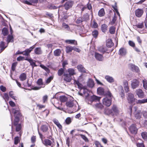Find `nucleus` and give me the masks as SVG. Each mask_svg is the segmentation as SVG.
Here are the masks:
<instances>
[{
	"label": "nucleus",
	"mask_w": 147,
	"mask_h": 147,
	"mask_svg": "<svg viewBox=\"0 0 147 147\" xmlns=\"http://www.w3.org/2000/svg\"><path fill=\"white\" fill-rule=\"evenodd\" d=\"M54 123L57 126L59 129L62 130V126L59 122L56 119H54L53 120Z\"/></svg>",
	"instance_id": "19"
},
{
	"label": "nucleus",
	"mask_w": 147,
	"mask_h": 147,
	"mask_svg": "<svg viewBox=\"0 0 147 147\" xmlns=\"http://www.w3.org/2000/svg\"><path fill=\"white\" fill-rule=\"evenodd\" d=\"M98 51L101 53H104L106 51L103 46H100L98 48Z\"/></svg>",
	"instance_id": "46"
},
{
	"label": "nucleus",
	"mask_w": 147,
	"mask_h": 147,
	"mask_svg": "<svg viewBox=\"0 0 147 147\" xmlns=\"http://www.w3.org/2000/svg\"><path fill=\"white\" fill-rule=\"evenodd\" d=\"M143 13V10L142 9H138L135 11V14L136 16L138 17H141Z\"/></svg>",
	"instance_id": "15"
},
{
	"label": "nucleus",
	"mask_w": 147,
	"mask_h": 147,
	"mask_svg": "<svg viewBox=\"0 0 147 147\" xmlns=\"http://www.w3.org/2000/svg\"><path fill=\"white\" fill-rule=\"evenodd\" d=\"M91 26L92 28H96L98 26V25L97 23L94 20L93 21Z\"/></svg>",
	"instance_id": "45"
},
{
	"label": "nucleus",
	"mask_w": 147,
	"mask_h": 147,
	"mask_svg": "<svg viewBox=\"0 0 147 147\" xmlns=\"http://www.w3.org/2000/svg\"><path fill=\"white\" fill-rule=\"evenodd\" d=\"M111 114H114L115 115L118 114L119 111L116 106L115 105H113L111 110Z\"/></svg>",
	"instance_id": "12"
},
{
	"label": "nucleus",
	"mask_w": 147,
	"mask_h": 147,
	"mask_svg": "<svg viewBox=\"0 0 147 147\" xmlns=\"http://www.w3.org/2000/svg\"><path fill=\"white\" fill-rule=\"evenodd\" d=\"M59 99L61 102H67L68 100V98L65 96H62L60 97Z\"/></svg>",
	"instance_id": "35"
},
{
	"label": "nucleus",
	"mask_w": 147,
	"mask_h": 147,
	"mask_svg": "<svg viewBox=\"0 0 147 147\" xmlns=\"http://www.w3.org/2000/svg\"><path fill=\"white\" fill-rule=\"evenodd\" d=\"M129 130L131 133L134 134H136L138 131V129L136 127V125L134 124H133L131 125Z\"/></svg>",
	"instance_id": "6"
},
{
	"label": "nucleus",
	"mask_w": 147,
	"mask_h": 147,
	"mask_svg": "<svg viewBox=\"0 0 147 147\" xmlns=\"http://www.w3.org/2000/svg\"><path fill=\"white\" fill-rule=\"evenodd\" d=\"M143 86L144 89L147 90V81L146 80H143Z\"/></svg>",
	"instance_id": "55"
},
{
	"label": "nucleus",
	"mask_w": 147,
	"mask_h": 147,
	"mask_svg": "<svg viewBox=\"0 0 147 147\" xmlns=\"http://www.w3.org/2000/svg\"><path fill=\"white\" fill-rule=\"evenodd\" d=\"M3 97L6 102L8 100L9 97L8 94L7 93H4Z\"/></svg>",
	"instance_id": "54"
},
{
	"label": "nucleus",
	"mask_w": 147,
	"mask_h": 147,
	"mask_svg": "<svg viewBox=\"0 0 147 147\" xmlns=\"http://www.w3.org/2000/svg\"><path fill=\"white\" fill-rule=\"evenodd\" d=\"M6 47L4 43L3 42L1 41L0 42V53L4 50Z\"/></svg>",
	"instance_id": "36"
},
{
	"label": "nucleus",
	"mask_w": 147,
	"mask_h": 147,
	"mask_svg": "<svg viewBox=\"0 0 147 147\" xmlns=\"http://www.w3.org/2000/svg\"><path fill=\"white\" fill-rule=\"evenodd\" d=\"M139 82L136 79H134L131 81V85L133 89H135L139 85Z\"/></svg>",
	"instance_id": "7"
},
{
	"label": "nucleus",
	"mask_w": 147,
	"mask_h": 147,
	"mask_svg": "<svg viewBox=\"0 0 147 147\" xmlns=\"http://www.w3.org/2000/svg\"><path fill=\"white\" fill-rule=\"evenodd\" d=\"M53 77L51 76L49 77L46 81V83L47 84L49 83L53 79Z\"/></svg>",
	"instance_id": "61"
},
{
	"label": "nucleus",
	"mask_w": 147,
	"mask_h": 147,
	"mask_svg": "<svg viewBox=\"0 0 147 147\" xmlns=\"http://www.w3.org/2000/svg\"><path fill=\"white\" fill-rule=\"evenodd\" d=\"M37 84L38 85H41L43 84L42 80V79H39L37 81Z\"/></svg>",
	"instance_id": "62"
},
{
	"label": "nucleus",
	"mask_w": 147,
	"mask_h": 147,
	"mask_svg": "<svg viewBox=\"0 0 147 147\" xmlns=\"http://www.w3.org/2000/svg\"><path fill=\"white\" fill-rule=\"evenodd\" d=\"M38 0H28L24 1V3L29 5H34L38 2Z\"/></svg>",
	"instance_id": "11"
},
{
	"label": "nucleus",
	"mask_w": 147,
	"mask_h": 147,
	"mask_svg": "<svg viewBox=\"0 0 147 147\" xmlns=\"http://www.w3.org/2000/svg\"><path fill=\"white\" fill-rule=\"evenodd\" d=\"M104 95L108 96L109 97V98H111V97L112 96V95L109 90L106 91V93Z\"/></svg>",
	"instance_id": "56"
},
{
	"label": "nucleus",
	"mask_w": 147,
	"mask_h": 147,
	"mask_svg": "<svg viewBox=\"0 0 147 147\" xmlns=\"http://www.w3.org/2000/svg\"><path fill=\"white\" fill-rule=\"evenodd\" d=\"M95 57L96 59L99 61H101L103 60V58L102 55L98 53H95Z\"/></svg>",
	"instance_id": "18"
},
{
	"label": "nucleus",
	"mask_w": 147,
	"mask_h": 147,
	"mask_svg": "<svg viewBox=\"0 0 147 147\" xmlns=\"http://www.w3.org/2000/svg\"><path fill=\"white\" fill-rule=\"evenodd\" d=\"M115 28L114 26H111L109 28V32L111 34H113L115 33Z\"/></svg>",
	"instance_id": "49"
},
{
	"label": "nucleus",
	"mask_w": 147,
	"mask_h": 147,
	"mask_svg": "<svg viewBox=\"0 0 147 147\" xmlns=\"http://www.w3.org/2000/svg\"><path fill=\"white\" fill-rule=\"evenodd\" d=\"M65 42L68 44L77 45V41L75 40H65Z\"/></svg>",
	"instance_id": "23"
},
{
	"label": "nucleus",
	"mask_w": 147,
	"mask_h": 147,
	"mask_svg": "<svg viewBox=\"0 0 147 147\" xmlns=\"http://www.w3.org/2000/svg\"><path fill=\"white\" fill-rule=\"evenodd\" d=\"M19 121V118L18 117H15V119H14L13 122V125H16L18 124V123Z\"/></svg>",
	"instance_id": "44"
},
{
	"label": "nucleus",
	"mask_w": 147,
	"mask_h": 147,
	"mask_svg": "<svg viewBox=\"0 0 147 147\" xmlns=\"http://www.w3.org/2000/svg\"><path fill=\"white\" fill-rule=\"evenodd\" d=\"M130 67L132 69V70L134 71H135L136 72H138L139 71V69L138 67L137 66L135 65L134 64H130Z\"/></svg>",
	"instance_id": "28"
},
{
	"label": "nucleus",
	"mask_w": 147,
	"mask_h": 147,
	"mask_svg": "<svg viewBox=\"0 0 147 147\" xmlns=\"http://www.w3.org/2000/svg\"><path fill=\"white\" fill-rule=\"evenodd\" d=\"M107 26L105 24L102 25L101 29L102 31L104 32H106L107 30Z\"/></svg>",
	"instance_id": "40"
},
{
	"label": "nucleus",
	"mask_w": 147,
	"mask_h": 147,
	"mask_svg": "<svg viewBox=\"0 0 147 147\" xmlns=\"http://www.w3.org/2000/svg\"><path fill=\"white\" fill-rule=\"evenodd\" d=\"M141 135L143 139L145 141H147V132L144 131L141 133Z\"/></svg>",
	"instance_id": "39"
},
{
	"label": "nucleus",
	"mask_w": 147,
	"mask_h": 147,
	"mask_svg": "<svg viewBox=\"0 0 147 147\" xmlns=\"http://www.w3.org/2000/svg\"><path fill=\"white\" fill-rule=\"evenodd\" d=\"M136 146L137 147H145L143 143H137Z\"/></svg>",
	"instance_id": "64"
},
{
	"label": "nucleus",
	"mask_w": 147,
	"mask_h": 147,
	"mask_svg": "<svg viewBox=\"0 0 147 147\" xmlns=\"http://www.w3.org/2000/svg\"><path fill=\"white\" fill-rule=\"evenodd\" d=\"M26 74L25 73H22L20 75L19 78L21 81H23L26 79Z\"/></svg>",
	"instance_id": "30"
},
{
	"label": "nucleus",
	"mask_w": 147,
	"mask_h": 147,
	"mask_svg": "<svg viewBox=\"0 0 147 147\" xmlns=\"http://www.w3.org/2000/svg\"><path fill=\"white\" fill-rule=\"evenodd\" d=\"M25 60L27 61L30 63V65L32 66V69H33L34 68V63H35L34 61H35L34 60L31 58H28L27 57L25 58Z\"/></svg>",
	"instance_id": "21"
},
{
	"label": "nucleus",
	"mask_w": 147,
	"mask_h": 147,
	"mask_svg": "<svg viewBox=\"0 0 147 147\" xmlns=\"http://www.w3.org/2000/svg\"><path fill=\"white\" fill-rule=\"evenodd\" d=\"M78 105L77 102L72 99H68L66 102V105L67 107L71 108L74 107L75 108L77 107Z\"/></svg>",
	"instance_id": "2"
},
{
	"label": "nucleus",
	"mask_w": 147,
	"mask_h": 147,
	"mask_svg": "<svg viewBox=\"0 0 147 147\" xmlns=\"http://www.w3.org/2000/svg\"><path fill=\"white\" fill-rule=\"evenodd\" d=\"M142 115V113L141 111L139 110L137 111V113L135 115V118L137 119H140L141 118Z\"/></svg>",
	"instance_id": "27"
},
{
	"label": "nucleus",
	"mask_w": 147,
	"mask_h": 147,
	"mask_svg": "<svg viewBox=\"0 0 147 147\" xmlns=\"http://www.w3.org/2000/svg\"><path fill=\"white\" fill-rule=\"evenodd\" d=\"M77 69L78 70L84 73H87L88 71L86 70L83 66L81 65H78L77 67Z\"/></svg>",
	"instance_id": "14"
},
{
	"label": "nucleus",
	"mask_w": 147,
	"mask_h": 147,
	"mask_svg": "<svg viewBox=\"0 0 147 147\" xmlns=\"http://www.w3.org/2000/svg\"><path fill=\"white\" fill-rule=\"evenodd\" d=\"M95 144L96 147H103L102 146L100 143L97 141H96L95 142Z\"/></svg>",
	"instance_id": "60"
},
{
	"label": "nucleus",
	"mask_w": 147,
	"mask_h": 147,
	"mask_svg": "<svg viewBox=\"0 0 147 147\" xmlns=\"http://www.w3.org/2000/svg\"><path fill=\"white\" fill-rule=\"evenodd\" d=\"M2 34L4 36H7V40L8 43L9 42V34L8 29L6 27L3 28L2 31Z\"/></svg>",
	"instance_id": "4"
},
{
	"label": "nucleus",
	"mask_w": 147,
	"mask_h": 147,
	"mask_svg": "<svg viewBox=\"0 0 147 147\" xmlns=\"http://www.w3.org/2000/svg\"><path fill=\"white\" fill-rule=\"evenodd\" d=\"M100 99V98L95 95L91 96L88 102V104H91L93 102H96L99 101Z\"/></svg>",
	"instance_id": "8"
},
{
	"label": "nucleus",
	"mask_w": 147,
	"mask_h": 147,
	"mask_svg": "<svg viewBox=\"0 0 147 147\" xmlns=\"http://www.w3.org/2000/svg\"><path fill=\"white\" fill-rule=\"evenodd\" d=\"M74 50V47L69 45L66 47V51L67 53H69L72 51Z\"/></svg>",
	"instance_id": "31"
},
{
	"label": "nucleus",
	"mask_w": 147,
	"mask_h": 147,
	"mask_svg": "<svg viewBox=\"0 0 147 147\" xmlns=\"http://www.w3.org/2000/svg\"><path fill=\"white\" fill-rule=\"evenodd\" d=\"M73 4V2L71 1H68L66 2L64 5V7L66 10L71 8Z\"/></svg>",
	"instance_id": "10"
},
{
	"label": "nucleus",
	"mask_w": 147,
	"mask_h": 147,
	"mask_svg": "<svg viewBox=\"0 0 147 147\" xmlns=\"http://www.w3.org/2000/svg\"><path fill=\"white\" fill-rule=\"evenodd\" d=\"M40 66L42 68L44 69L46 71H47V73H49L50 72V71L49 69L46 67L43 64H40Z\"/></svg>",
	"instance_id": "43"
},
{
	"label": "nucleus",
	"mask_w": 147,
	"mask_h": 147,
	"mask_svg": "<svg viewBox=\"0 0 147 147\" xmlns=\"http://www.w3.org/2000/svg\"><path fill=\"white\" fill-rule=\"evenodd\" d=\"M68 72L69 73V74L72 76L76 74L75 70L72 68H69L67 70Z\"/></svg>",
	"instance_id": "38"
},
{
	"label": "nucleus",
	"mask_w": 147,
	"mask_h": 147,
	"mask_svg": "<svg viewBox=\"0 0 147 147\" xmlns=\"http://www.w3.org/2000/svg\"><path fill=\"white\" fill-rule=\"evenodd\" d=\"M63 68H60L58 71V75L59 76H61L64 73V69Z\"/></svg>",
	"instance_id": "41"
},
{
	"label": "nucleus",
	"mask_w": 147,
	"mask_h": 147,
	"mask_svg": "<svg viewBox=\"0 0 147 147\" xmlns=\"http://www.w3.org/2000/svg\"><path fill=\"white\" fill-rule=\"evenodd\" d=\"M119 87L120 88V90H121V92L120 93V94L121 95V97L122 98H123L125 96V94L124 90H123V87L121 86Z\"/></svg>",
	"instance_id": "52"
},
{
	"label": "nucleus",
	"mask_w": 147,
	"mask_h": 147,
	"mask_svg": "<svg viewBox=\"0 0 147 147\" xmlns=\"http://www.w3.org/2000/svg\"><path fill=\"white\" fill-rule=\"evenodd\" d=\"M136 94L138 97L140 98H142L144 97V93L140 89H138L136 90Z\"/></svg>",
	"instance_id": "13"
},
{
	"label": "nucleus",
	"mask_w": 147,
	"mask_h": 147,
	"mask_svg": "<svg viewBox=\"0 0 147 147\" xmlns=\"http://www.w3.org/2000/svg\"><path fill=\"white\" fill-rule=\"evenodd\" d=\"M81 137L86 142H88L89 140L88 138L84 135L82 134H80Z\"/></svg>",
	"instance_id": "58"
},
{
	"label": "nucleus",
	"mask_w": 147,
	"mask_h": 147,
	"mask_svg": "<svg viewBox=\"0 0 147 147\" xmlns=\"http://www.w3.org/2000/svg\"><path fill=\"white\" fill-rule=\"evenodd\" d=\"M41 130L43 132H46L48 129V127L46 125H43L41 127Z\"/></svg>",
	"instance_id": "47"
},
{
	"label": "nucleus",
	"mask_w": 147,
	"mask_h": 147,
	"mask_svg": "<svg viewBox=\"0 0 147 147\" xmlns=\"http://www.w3.org/2000/svg\"><path fill=\"white\" fill-rule=\"evenodd\" d=\"M65 122L67 124H69L71 122V118L69 117L67 118L65 120Z\"/></svg>",
	"instance_id": "59"
},
{
	"label": "nucleus",
	"mask_w": 147,
	"mask_h": 147,
	"mask_svg": "<svg viewBox=\"0 0 147 147\" xmlns=\"http://www.w3.org/2000/svg\"><path fill=\"white\" fill-rule=\"evenodd\" d=\"M94 108L96 109L101 110L103 108V106L100 103H97L93 105Z\"/></svg>",
	"instance_id": "17"
},
{
	"label": "nucleus",
	"mask_w": 147,
	"mask_h": 147,
	"mask_svg": "<svg viewBox=\"0 0 147 147\" xmlns=\"http://www.w3.org/2000/svg\"><path fill=\"white\" fill-rule=\"evenodd\" d=\"M98 35V32L97 30H94L92 32V36L95 38H97Z\"/></svg>",
	"instance_id": "48"
},
{
	"label": "nucleus",
	"mask_w": 147,
	"mask_h": 147,
	"mask_svg": "<svg viewBox=\"0 0 147 147\" xmlns=\"http://www.w3.org/2000/svg\"><path fill=\"white\" fill-rule=\"evenodd\" d=\"M127 100L129 103H132L134 102L135 101V99L134 97L133 94L131 93H129L128 94Z\"/></svg>",
	"instance_id": "5"
},
{
	"label": "nucleus",
	"mask_w": 147,
	"mask_h": 147,
	"mask_svg": "<svg viewBox=\"0 0 147 147\" xmlns=\"http://www.w3.org/2000/svg\"><path fill=\"white\" fill-rule=\"evenodd\" d=\"M10 32L11 33V34H10V42H13V36L12 34L13 33V31L10 25Z\"/></svg>",
	"instance_id": "25"
},
{
	"label": "nucleus",
	"mask_w": 147,
	"mask_h": 147,
	"mask_svg": "<svg viewBox=\"0 0 147 147\" xmlns=\"http://www.w3.org/2000/svg\"><path fill=\"white\" fill-rule=\"evenodd\" d=\"M13 112L14 113V116L15 117H18V118H19V117H20L21 116V113H20L19 111L18 110H16L14 109H13Z\"/></svg>",
	"instance_id": "24"
},
{
	"label": "nucleus",
	"mask_w": 147,
	"mask_h": 147,
	"mask_svg": "<svg viewBox=\"0 0 147 147\" xmlns=\"http://www.w3.org/2000/svg\"><path fill=\"white\" fill-rule=\"evenodd\" d=\"M16 131H19L21 128V126L20 124H18L16 125Z\"/></svg>",
	"instance_id": "57"
},
{
	"label": "nucleus",
	"mask_w": 147,
	"mask_h": 147,
	"mask_svg": "<svg viewBox=\"0 0 147 147\" xmlns=\"http://www.w3.org/2000/svg\"><path fill=\"white\" fill-rule=\"evenodd\" d=\"M111 99L107 97L104 98L102 100L103 104L109 107L111 104Z\"/></svg>",
	"instance_id": "3"
},
{
	"label": "nucleus",
	"mask_w": 147,
	"mask_h": 147,
	"mask_svg": "<svg viewBox=\"0 0 147 147\" xmlns=\"http://www.w3.org/2000/svg\"><path fill=\"white\" fill-rule=\"evenodd\" d=\"M40 66L42 68L44 69L46 71H47V73H49L50 72V71L49 69L46 67L43 64H40Z\"/></svg>",
	"instance_id": "42"
},
{
	"label": "nucleus",
	"mask_w": 147,
	"mask_h": 147,
	"mask_svg": "<svg viewBox=\"0 0 147 147\" xmlns=\"http://www.w3.org/2000/svg\"><path fill=\"white\" fill-rule=\"evenodd\" d=\"M136 26L138 28H142L144 27V24L143 23L139 24L136 25Z\"/></svg>",
	"instance_id": "63"
},
{
	"label": "nucleus",
	"mask_w": 147,
	"mask_h": 147,
	"mask_svg": "<svg viewBox=\"0 0 147 147\" xmlns=\"http://www.w3.org/2000/svg\"><path fill=\"white\" fill-rule=\"evenodd\" d=\"M61 53V51L60 49H57L54 52V54L55 56H59Z\"/></svg>",
	"instance_id": "37"
},
{
	"label": "nucleus",
	"mask_w": 147,
	"mask_h": 147,
	"mask_svg": "<svg viewBox=\"0 0 147 147\" xmlns=\"http://www.w3.org/2000/svg\"><path fill=\"white\" fill-rule=\"evenodd\" d=\"M18 63L17 62L13 63L11 67V74H12V72L16 70V68L17 65Z\"/></svg>",
	"instance_id": "34"
},
{
	"label": "nucleus",
	"mask_w": 147,
	"mask_h": 147,
	"mask_svg": "<svg viewBox=\"0 0 147 147\" xmlns=\"http://www.w3.org/2000/svg\"><path fill=\"white\" fill-rule=\"evenodd\" d=\"M147 102V99H143L142 100H138L137 102L138 104L144 103Z\"/></svg>",
	"instance_id": "51"
},
{
	"label": "nucleus",
	"mask_w": 147,
	"mask_h": 147,
	"mask_svg": "<svg viewBox=\"0 0 147 147\" xmlns=\"http://www.w3.org/2000/svg\"><path fill=\"white\" fill-rule=\"evenodd\" d=\"M87 86L89 87L92 88L94 85V81L92 79H89L87 83Z\"/></svg>",
	"instance_id": "29"
},
{
	"label": "nucleus",
	"mask_w": 147,
	"mask_h": 147,
	"mask_svg": "<svg viewBox=\"0 0 147 147\" xmlns=\"http://www.w3.org/2000/svg\"><path fill=\"white\" fill-rule=\"evenodd\" d=\"M126 53V50L124 48H121L119 51V54L121 56L125 55Z\"/></svg>",
	"instance_id": "20"
},
{
	"label": "nucleus",
	"mask_w": 147,
	"mask_h": 147,
	"mask_svg": "<svg viewBox=\"0 0 147 147\" xmlns=\"http://www.w3.org/2000/svg\"><path fill=\"white\" fill-rule=\"evenodd\" d=\"M84 18H78L76 21V23L77 24H80L83 21L86 20V19H84Z\"/></svg>",
	"instance_id": "50"
},
{
	"label": "nucleus",
	"mask_w": 147,
	"mask_h": 147,
	"mask_svg": "<svg viewBox=\"0 0 147 147\" xmlns=\"http://www.w3.org/2000/svg\"><path fill=\"white\" fill-rule=\"evenodd\" d=\"M63 80L67 82H70L72 79V76L67 74H64L63 75Z\"/></svg>",
	"instance_id": "9"
},
{
	"label": "nucleus",
	"mask_w": 147,
	"mask_h": 147,
	"mask_svg": "<svg viewBox=\"0 0 147 147\" xmlns=\"http://www.w3.org/2000/svg\"><path fill=\"white\" fill-rule=\"evenodd\" d=\"M105 13L103 8L100 9L98 11V15L100 17H102L104 16Z\"/></svg>",
	"instance_id": "32"
},
{
	"label": "nucleus",
	"mask_w": 147,
	"mask_h": 147,
	"mask_svg": "<svg viewBox=\"0 0 147 147\" xmlns=\"http://www.w3.org/2000/svg\"><path fill=\"white\" fill-rule=\"evenodd\" d=\"M105 78L107 81L109 83H111L114 82V79L111 76L107 75L105 76Z\"/></svg>",
	"instance_id": "22"
},
{
	"label": "nucleus",
	"mask_w": 147,
	"mask_h": 147,
	"mask_svg": "<svg viewBox=\"0 0 147 147\" xmlns=\"http://www.w3.org/2000/svg\"><path fill=\"white\" fill-rule=\"evenodd\" d=\"M34 45L30 47L29 49H26L24 51L22 52H20L19 51H17L16 53V54H22L26 56H30V53L32 51V50L35 48Z\"/></svg>",
	"instance_id": "1"
},
{
	"label": "nucleus",
	"mask_w": 147,
	"mask_h": 147,
	"mask_svg": "<svg viewBox=\"0 0 147 147\" xmlns=\"http://www.w3.org/2000/svg\"><path fill=\"white\" fill-rule=\"evenodd\" d=\"M62 27L64 28L67 29V30H70L69 26L65 23H63L62 25Z\"/></svg>",
	"instance_id": "53"
},
{
	"label": "nucleus",
	"mask_w": 147,
	"mask_h": 147,
	"mask_svg": "<svg viewBox=\"0 0 147 147\" xmlns=\"http://www.w3.org/2000/svg\"><path fill=\"white\" fill-rule=\"evenodd\" d=\"M34 52L36 55H40L42 53V51L40 47H37L34 50Z\"/></svg>",
	"instance_id": "26"
},
{
	"label": "nucleus",
	"mask_w": 147,
	"mask_h": 147,
	"mask_svg": "<svg viewBox=\"0 0 147 147\" xmlns=\"http://www.w3.org/2000/svg\"><path fill=\"white\" fill-rule=\"evenodd\" d=\"M97 92L98 94L100 95H104L106 93L104 89L102 87H99L97 88Z\"/></svg>",
	"instance_id": "16"
},
{
	"label": "nucleus",
	"mask_w": 147,
	"mask_h": 147,
	"mask_svg": "<svg viewBox=\"0 0 147 147\" xmlns=\"http://www.w3.org/2000/svg\"><path fill=\"white\" fill-rule=\"evenodd\" d=\"M114 45L112 40H107L106 43V46L108 47H111Z\"/></svg>",
	"instance_id": "33"
}]
</instances>
